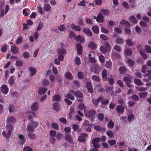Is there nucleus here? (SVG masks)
<instances>
[{
	"label": "nucleus",
	"instance_id": "58836bf2",
	"mask_svg": "<svg viewBox=\"0 0 151 151\" xmlns=\"http://www.w3.org/2000/svg\"><path fill=\"white\" fill-rule=\"evenodd\" d=\"M6 128L8 129V131L12 132L13 130V126L9 124H8L6 125Z\"/></svg>",
	"mask_w": 151,
	"mask_h": 151
},
{
	"label": "nucleus",
	"instance_id": "a878e982",
	"mask_svg": "<svg viewBox=\"0 0 151 151\" xmlns=\"http://www.w3.org/2000/svg\"><path fill=\"white\" fill-rule=\"evenodd\" d=\"M9 110L10 113H12L14 111L15 107L14 104H10L9 106Z\"/></svg>",
	"mask_w": 151,
	"mask_h": 151
},
{
	"label": "nucleus",
	"instance_id": "6ab92c4d",
	"mask_svg": "<svg viewBox=\"0 0 151 151\" xmlns=\"http://www.w3.org/2000/svg\"><path fill=\"white\" fill-rule=\"evenodd\" d=\"M28 136L29 138L32 140H34L36 138V134L32 132H29L28 133Z\"/></svg>",
	"mask_w": 151,
	"mask_h": 151
},
{
	"label": "nucleus",
	"instance_id": "37998d69",
	"mask_svg": "<svg viewBox=\"0 0 151 151\" xmlns=\"http://www.w3.org/2000/svg\"><path fill=\"white\" fill-rule=\"evenodd\" d=\"M58 29L61 32L64 31L66 29V28L64 24L60 25L58 27Z\"/></svg>",
	"mask_w": 151,
	"mask_h": 151
},
{
	"label": "nucleus",
	"instance_id": "423d86ee",
	"mask_svg": "<svg viewBox=\"0 0 151 151\" xmlns=\"http://www.w3.org/2000/svg\"><path fill=\"white\" fill-rule=\"evenodd\" d=\"M83 31L88 36L91 37L92 34V32L91 30L88 27H85L83 29Z\"/></svg>",
	"mask_w": 151,
	"mask_h": 151
},
{
	"label": "nucleus",
	"instance_id": "f8f14e48",
	"mask_svg": "<svg viewBox=\"0 0 151 151\" xmlns=\"http://www.w3.org/2000/svg\"><path fill=\"white\" fill-rule=\"evenodd\" d=\"M18 136L20 140L19 142V144L21 145H23L25 142V139L22 135L18 134Z\"/></svg>",
	"mask_w": 151,
	"mask_h": 151
},
{
	"label": "nucleus",
	"instance_id": "cd10ccee",
	"mask_svg": "<svg viewBox=\"0 0 151 151\" xmlns=\"http://www.w3.org/2000/svg\"><path fill=\"white\" fill-rule=\"evenodd\" d=\"M53 109L56 111H58L60 110V106L58 103H55L53 105Z\"/></svg>",
	"mask_w": 151,
	"mask_h": 151
},
{
	"label": "nucleus",
	"instance_id": "39448f33",
	"mask_svg": "<svg viewBox=\"0 0 151 151\" xmlns=\"http://www.w3.org/2000/svg\"><path fill=\"white\" fill-rule=\"evenodd\" d=\"M0 90L3 93L6 94L9 91V88L6 85L4 84L1 86Z\"/></svg>",
	"mask_w": 151,
	"mask_h": 151
},
{
	"label": "nucleus",
	"instance_id": "49530a36",
	"mask_svg": "<svg viewBox=\"0 0 151 151\" xmlns=\"http://www.w3.org/2000/svg\"><path fill=\"white\" fill-rule=\"evenodd\" d=\"M125 53L126 55L129 56L132 55V52L131 49L127 48L125 51Z\"/></svg>",
	"mask_w": 151,
	"mask_h": 151
},
{
	"label": "nucleus",
	"instance_id": "4c0bfd02",
	"mask_svg": "<svg viewBox=\"0 0 151 151\" xmlns=\"http://www.w3.org/2000/svg\"><path fill=\"white\" fill-rule=\"evenodd\" d=\"M145 52L147 53H151V47L148 45L145 46Z\"/></svg>",
	"mask_w": 151,
	"mask_h": 151
},
{
	"label": "nucleus",
	"instance_id": "412c9836",
	"mask_svg": "<svg viewBox=\"0 0 151 151\" xmlns=\"http://www.w3.org/2000/svg\"><path fill=\"white\" fill-rule=\"evenodd\" d=\"M47 88L42 87L39 89V93L40 94H44L47 91Z\"/></svg>",
	"mask_w": 151,
	"mask_h": 151
},
{
	"label": "nucleus",
	"instance_id": "c9c22d12",
	"mask_svg": "<svg viewBox=\"0 0 151 151\" xmlns=\"http://www.w3.org/2000/svg\"><path fill=\"white\" fill-rule=\"evenodd\" d=\"M135 83L138 86H141L143 84L141 81L138 79H135L134 80Z\"/></svg>",
	"mask_w": 151,
	"mask_h": 151
},
{
	"label": "nucleus",
	"instance_id": "f3484780",
	"mask_svg": "<svg viewBox=\"0 0 151 151\" xmlns=\"http://www.w3.org/2000/svg\"><path fill=\"white\" fill-rule=\"evenodd\" d=\"M102 76L103 79L105 81H106L107 80V78H106L107 76V71L105 69H104L102 72Z\"/></svg>",
	"mask_w": 151,
	"mask_h": 151
},
{
	"label": "nucleus",
	"instance_id": "6e6d98bb",
	"mask_svg": "<svg viewBox=\"0 0 151 151\" xmlns=\"http://www.w3.org/2000/svg\"><path fill=\"white\" fill-rule=\"evenodd\" d=\"M113 90V87L111 86H108L106 88V92L112 93Z\"/></svg>",
	"mask_w": 151,
	"mask_h": 151
},
{
	"label": "nucleus",
	"instance_id": "7ed1b4c3",
	"mask_svg": "<svg viewBox=\"0 0 151 151\" xmlns=\"http://www.w3.org/2000/svg\"><path fill=\"white\" fill-rule=\"evenodd\" d=\"M65 140L70 144H74L73 138L70 133H66L65 134Z\"/></svg>",
	"mask_w": 151,
	"mask_h": 151
},
{
	"label": "nucleus",
	"instance_id": "bf43d9fd",
	"mask_svg": "<svg viewBox=\"0 0 151 151\" xmlns=\"http://www.w3.org/2000/svg\"><path fill=\"white\" fill-rule=\"evenodd\" d=\"M52 128L55 129H58L59 125L57 123H53L52 124Z\"/></svg>",
	"mask_w": 151,
	"mask_h": 151
},
{
	"label": "nucleus",
	"instance_id": "3c124183",
	"mask_svg": "<svg viewBox=\"0 0 151 151\" xmlns=\"http://www.w3.org/2000/svg\"><path fill=\"white\" fill-rule=\"evenodd\" d=\"M8 82L9 84L10 85H12L14 83V79L13 76H12L10 77L8 80Z\"/></svg>",
	"mask_w": 151,
	"mask_h": 151
},
{
	"label": "nucleus",
	"instance_id": "20e7f679",
	"mask_svg": "<svg viewBox=\"0 0 151 151\" xmlns=\"http://www.w3.org/2000/svg\"><path fill=\"white\" fill-rule=\"evenodd\" d=\"M101 141V139L100 138L97 137L94 138L92 141L93 147L99 148L101 145L98 143Z\"/></svg>",
	"mask_w": 151,
	"mask_h": 151
},
{
	"label": "nucleus",
	"instance_id": "f257e3e1",
	"mask_svg": "<svg viewBox=\"0 0 151 151\" xmlns=\"http://www.w3.org/2000/svg\"><path fill=\"white\" fill-rule=\"evenodd\" d=\"M96 113V111L94 110H87L85 112V116L88 118L93 121L95 118V115Z\"/></svg>",
	"mask_w": 151,
	"mask_h": 151
},
{
	"label": "nucleus",
	"instance_id": "69168bd1",
	"mask_svg": "<svg viewBox=\"0 0 151 151\" xmlns=\"http://www.w3.org/2000/svg\"><path fill=\"white\" fill-rule=\"evenodd\" d=\"M114 48L115 50L118 52H121L122 50L121 47L117 45H115Z\"/></svg>",
	"mask_w": 151,
	"mask_h": 151
},
{
	"label": "nucleus",
	"instance_id": "f03ea898",
	"mask_svg": "<svg viewBox=\"0 0 151 151\" xmlns=\"http://www.w3.org/2000/svg\"><path fill=\"white\" fill-rule=\"evenodd\" d=\"M31 122L30 124L28 125L27 127V130L28 131L33 132L34 131L35 128L37 127L38 124L37 122H34L31 120Z\"/></svg>",
	"mask_w": 151,
	"mask_h": 151
},
{
	"label": "nucleus",
	"instance_id": "603ef678",
	"mask_svg": "<svg viewBox=\"0 0 151 151\" xmlns=\"http://www.w3.org/2000/svg\"><path fill=\"white\" fill-rule=\"evenodd\" d=\"M75 39L77 41H80L81 42H83L84 41L83 39L79 35L76 36Z\"/></svg>",
	"mask_w": 151,
	"mask_h": 151
},
{
	"label": "nucleus",
	"instance_id": "0eeeda50",
	"mask_svg": "<svg viewBox=\"0 0 151 151\" xmlns=\"http://www.w3.org/2000/svg\"><path fill=\"white\" fill-rule=\"evenodd\" d=\"M104 20V17L101 13L100 12L96 18V21L102 23Z\"/></svg>",
	"mask_w": 151,
	"mask_h": 151
},
{
	"label": "nucleus",
	"instance_id": "052dcab7",
	"mask_svg": "<svg viewBox=\"0 0 151 151\" xmlns=\"http://www.w3.org/2000/svg\"><path fill=\"white\" fill-rule=\"evenodd\" d=\"M89 45L92 50H95L96 47V44L95 43L93 42L91 43Z\"/></svg>",
	"mask_w": 151,
	"mask_h": 151
},
{
	"label": "nucleus",
	"instance_id": "de8ad7c7",
	"mask_svg": "<svg viewBox=\"0 0 151 151\" xmlns=\"http://www.w3.org/2000/svg\"><path fill=\"white\" fill-rule=\"evenodd\" d=\"M127 62L129 66L132 67L133 66L135 63L131 59H129L128 60Z\"/></svg>",
	"mask_w": 151,
	"mask_h": 151
},
{
	"label": "nucleus",
	"instance_id": "338daca9",
	"mask_svg": "<svg viewBox=\"0 0 151 151\" xmlns=\"http://www.w3.org/2000/svg\"><path fill=\"white\" fill-rule=\"evenodd\" d=\"M78 76L79 78L82 79L84 78L83 73L82 72H78Z\"/></svg>",
	"mask_w": 151,
	"mask_h": 151
},
{
	"label": "nucleus",
	"instance_id": "a211bd4d",
	"mask_svg": "<svg viewBox=\"0 0 151 151\" xmlns=\"http://www.w3.org/2000/svg\"><path fill=\"white\" fill-rule=\"evenodd\" d=\"M92 30L94 33L96 34H98L99 32V29L97 25L93 26L92 27Z\"/></svg>",
	"mask_w": 151,
	"mask_h": 151
},
{
	"label": "nucleus",
	"instance_id": "a18cd8bd",
	"mask_svg": "<svg viewBox=\"0 0 151 151\" xmlns=\"http://www.w3.org/2000/svg\"><path fill=\"white\" fill-rule=\"evenodd\" d=\"M100 51L103 53H106L107 50V49L105 47V46L101 45L100 47Z\"/></svg>",
	"mask_w": 151,
	"mask_h": 151
},
{
	"label": "nucleus",
	"instance_id": "774afa93",
	"mask_svg": "<svg viewBox=\"0 0 151 151\" xmlns=\"http://www.w3.org/2000/svg\"><path fill=\"white\" fill-rule=\"evenodd\" d=\"M23 150V151H33L32 149L29 146H25Z\"/></svg>",
	"mask_w": 151,
	"mask_h": 151
},
{
	"label": "nucleus",
	"instance_id": "2f4dec72",
	"mask_svg": "<svg viewBox=\"0 0 151 151\" xmlns=\"http://www.w3.org/2000/svg\"><path fill=\"white\" fill-rule=\"evenodd\" d=\"M91 78L93 80L96 82H100L101 80L99 76L95 75L93 76Z\"/></svg>",
	"mask_w": 151,
	"mask_h": 151
},
{
	"label": "nucleus",
	"instance_id": "4468645a",
	"mask_svg": "<svg viewBox=\"0 0 151 151\" xmlns=\"http://www.w3.org/2000/svg\"><path fill=\"white\" fill-rule=\"evenodd\" d=\"M120 24L122 26H125L127 28L130 26L129 23L128 21L124 19H122L120 21Z\"/></svg>",
	"mask_w": 151,
	"mask_h": 151
},
{
	"label": "nucleus",
	"instance_id": "e433bc0d",
	"mask_svg": "<svg viewBox=\"0 0 151 151\" xmlns=\"http://www.w3.org/2000/svg\"><path fill=\"white\" fill-rule=\"evenodd\" d=\"M75 64L78 65H79L81 63V59L78 56L76 57L75 60Z\"/></svg>",
	"mask_w": 151,
	"mask_h": 151
},
{
	"label": "nucleus",
	"instance_id": "bb28decb",
	"mask_svg": "<svg viewBox=\"0 0 151 151\" xmlns=\"http://www.w3.org/2000/svg\"><path fill=\"white\" fill-rule=\"evenodd\" d=\"M97 118L99 121L102 122L104 120V115L102 113H99L98 114Z\"/></svg>",
	"mask_w": 151,
	"mask_h": 151
},
{
	"label": "nucleus",
	"instance_id": "0e129e2a",
	"mask_svg": "<svg viewBox=\"0 0 151 151\" xmlns=\"http://www.w3.org/2000/svg\"><path fill=\"white\" fill-rule=\"evenodd\" d=\"M100 38L102 40H108V37L106 35L104 34H101L100 36Z\"/></svg>",
	"mask_w": 151,
	"mask_h": 151
},
{
	"label": "nucleus",
	"instance_id": "864d4df0",
	"mask_svg": "<svg viewBox=\"0 0 151 151\" xmlns=\"http://www.w3.org/2000/svg\"><path fill=\"white\" fill-rule=\"evenodd\" d=\"M134 116L132 114H130L128 116L127 119L128 121L130 122L133 120V119L134 118Z\"/></svg>",
	"mask_w": 151,
	"mask_h": 151
},
{
	"label": "nucleus",
	"instance_id": "6e6552de",
	"mask_svg": "<svg viewBox=\"0 0 151 151\" xmlns=\"http://www.w3.org/2000/svg\"><path fill=\"white\" fill-rule=\"evenodd\" d=\"M76 48L77 49V53L79 55L82 53L83 46L80 43L77 44L76 45Z\"/></svg>",
	"mask_w": 151,
	"mask_h": 151
},
{
	"label": "nucleus",
	"instance_id": "393cba45",
	"mask_svg": "<svg viewBox=\"0 0 151 151\" xmlns=\"http://www.w3.org/2000/svg\"><path fill=\"white\" fill-rule=\"evenodd\" d=\"M101 12L102 14L106 16L108 15L110 13L109 11L107 9H101Z\"/></svg>",
	"mask_w": 151,
	"mask_h": 151
},
{
	"label": "nucleus",
	"instance_id": "473e14b6",
	"mask_svg": "<svg viewBox=\"0 0 151 151\" xmlns=\"http://www.w3.org/2000/svg\"><path fill=\"white\" fill-rule=\"evenodd\" d=\"M101 103L103 105H106L109 103V101L108 99H103L101 100Z\"/></svg>",
	"mask_w": 151,
	"mask_h": 151
},
{
	"label": "nucleus",
	"instance_id": "e2e57ef3",
	"mask_svg": "<svg viewBox=\"0 0 151 151\" xmlns=\"http://www.w3.org/2000/svg\"><path fill=\"white\" fill-rule=\"evenodd\" d=\"M127 44L129 46H132L134 45V43L132 40L131 39H128L126 41Z\"/></svg>",
	"mask_w": 151,
	"mask_h": 151
},
{
	"label": "nucleus",
	"instance_id": "79ce46f5",
	"mask_svg": "<svg viewBox=\"0 0 151 151\" xmlns=\"http://www.w3.org/2000/svg\"><path fill=\"white\" fill-rule=\"evenodd\" d=\"M119 71L120 73L121 74H123L126 72V69L124 67H120L119 69Z\"/></svg>",
	"mask_w": 151,
	"mask_h": 151
},
{
	"label": "nucleus",
	"instance_id": "72a5a7b5",
	"mask_svg": "<svg viewBox=\"0 0 151 151\" xmlns=\"http://www.w3.org/2000/svg\"><path fill=\"white\" fill-rule=\"evenodd\" d=\"M116 42L117 44L122 45L124 43V40L122 38H118L116 40Z\"/></svg>",
	"mask_w": 151,
	"mask_h": 151
},
{
	"label": "nucleus",
	"instance_id": "5701e85b",
	"mask_svg": "<svg viewBox=\"0 0 151 151\" xmlns=\"http://www.w3.org/2000/svg\"><path fill=\"white\" fill-rule=\"evenodd\" d=\"M60 96L58 94L55 95L52 98V100L59 102L60 101Z\"/></svg>",
	"mask_w": 151,
	"mask_h": 151
},
{
	"label": "nucleus",
	"instance_id": "4be33fe9",
	"mask_svg": "<svg viewBox=\"0 0 151 151\" xmlns=\"http://www.w3.org/2000/svg\"><path fill=\"white\" fill-rule=\"evenodd\" d=\"M15 119L13 117H8L7 118V122L8 124L12 123L15 121Z\"/></svg>",
	"mask_w": 151,
	"mask_h": 151
},
{
	"label": "nucleus",
	"instance_id": "9b49d317",
	"mask_svg": "<svg viewBox=\"0 0 151 151\" xmlns=\"http://www.w3.org/2000/svg\"><path fill=\"white\" fill-rule=\"evenodd\" d=\"M12 133V132L9 131H8L7 132L6 131H3L2 134L3 136L6 138V139H7L9 138L11 136Z\"/></svg>",
	"mask_w": 151,
	"mask_h": 151
},
{
	"label": "nucleus",
	"instance_id": "aec40b11",
	"mask_svg": "<svg viewBox=\"0 0 151 151\" xmlns=\"http://www.w3.org/2000/svg\"><path fill=\"white\" fill-rule=\"evenodd\" d=\"M65 77L67 79L72 80L73 79V76L72 75L70 72H67L65 73Z\"/></svg>",
	"mask_w": 151,
	"mask_h": 151
},
{
	"label": "nucleus",
	"instance_id": "9d476101",
	"mask_svg": "<svg viewBox=\"0 0 151 151\" xmlns=\"http://www.w3.org/2000/svg\"><path fill=\"white\" fill-rule=\"evenodd\" d=\"M92 86V85L91 82H88L86 85V87L87 89V91L90 93H92L93 91Z\"/></svg>",
	"mask_w": 151,
	"mask_h": 151
},
{
	"label": "nucleus",
	"instance_id": "b1692460",
	"mask_svg": "<svg viewBox=\"0 0 151 151\" xmlns=\"http://www.w3.org/2000/svg\"><path fill=\"white\" fill-rule=\"evenodd\" d=\"M129 19L131 22L134 24H136L137 20L134 16H131L129 18Z\"/></svg>",
	"mask_w": 151,
	"mask_h": 151
},
{
	"label": "nucleus",
	"instance_id": "ea45409f",
	"mask_svg": "<svg viewBox=\"0 0 151 151\" xmlns=\"http://www.w3.org/2000/svg\"><path fill=\"white\" fill-rule=\"evenodd\" d=\"M51 8V6L49 4H45L44 9L45 11L48 12L50 10Z\"/></svg>",
	"mask_w": 151,
	"mask_h": 151
},
{
	"label": "nucleus",
	"instance_id": "4d7b16f0",
	"mask_svg": "<svg viewBox=\"0 0 151 151\" xmlns=\"http://www.w3.org/2000/svg\"><path fill=\"white\" fill-rule=\"evenodd\" d=\"M107 126L109 128H113L114 126V124L112 120L109 122L107 124Z\"/></svg>",
	"mask_w": 151,
	"mask_h": 151
},
{
	"label": "nucleus",
	"instance_id": "ddd939ff",
	"mask_svg": "<svg viewBox=\"0 0 151 151\" xmlns=\"http://www.w3.org/2000/svg\"><path fill=\"white\" fill-rule=\"evenodd\" d=\"M103 99V97L102 96L99 97L97 99H92V104L94 105H97L99 103L101 100Z\"/></svg>",
	"mask_w": 151,
	"mask_h": 151
},
{
	"label": "nucleus",
	"instance_id": "680f3d73",
	"mask_svg": "<svg viewBox=\"0 0 151 151\" xmlns=\"http://www.w3.org/2000/svg\"><path fill=\"white\" fill-rule=\"evenodd\" d=\"M23 37L22 36H21L18 38L16 42V43L17 44H19L22 42V41Z\"/></svg>",
	"mask_w": 151,
	"mask_h": 151
},
{
	"label": "nucleus",
	"instance_id": "c03bdc74",
	"mask_svg": "<svg viewBox=\"0 0 151 151\" xmlns=\"http://www.w3.org/2000/svg\"><path fill=\"white\" fill-rule=\"evenodd\" d=\"M107 134L109 137L114 138V133L111 130H108L106 132Z\"/></svg>",
	"mask_w": 151,
	"mask_h": 151
},
{
	"label": "nucleus",
	"instance_id": "7c9ffc66",
	"mask_svg": "<svg viewBox=\"0 0 151 151\" xmlns=\"http://www.w3.org/2000/svg\"><path fill=\"white\" fill-rule=\"evenodd\" d=\"M65 97L72 101H74L75 100L74 96L70 93H68L67 95H65Z\"/></svg>",
	"mask_w": 151,
	"mask_h": 151
},
{
	"label": "nucleus",
	"instance_id": "13d9d810",
	"mask_svg": "<svg viewBox=\"0 0 151 151\" xmlns=\"http://www.w3.org/2000/svg\"><path fill=\"white\" fill-rule=\"evenodd\" d=\"M43 25V23L42 22H40L38 25L37 27L36 31H38V30H40L42 29V27Z\"/></svg>",
	"mask_w": 151,
	"mask_h": 151
},
{
	"label": "nucleus",
	"instance_id": "5fc2aeb1",
	"mask_svg": "<svg viewBox=\"0 0 151 151\" xmlns=\"http://www.w3.org/2000/svg\"><path fill=\"white\" fill-rule=\"evenodd\" d=\"M50 134L51 137H55L56 134V132L55 130H51L50 131Z\"/></svg>",
	"mask_w": 151,
	"mask_h": 151
},
{
	"label": "nucleus",
	"instance_id": "1a4fd4ad",
	"mask_svg": "<svg viewBox=\"0 0 151 151\" xmlns=\"http://www.w3.org/2000/svg\"><path fill=\"white\" fill-rule=\"evenodd\" d=\"M39 106L37 102H35L32 104L31 106V109L32 111H35L37 110Z\"/></svg>",
	"mask_w": 151,
	"mask_h": 151
},
{
	"label": "nucleus",
	"instance_id": "c756f323",
	"mask_svg": "<svg viewBox=\"0 0 151 151\" xmlns=\"http://www.w3.org/2000/svg\"><path fill=\"white\" fill-rule=\"evenodd\" d=\"M147 95V93L146 91H144L139 93V95L141 98H144L146 97Z\"/></svg>",
	"mask_w": 151,
	"mask_h": 151
},
{
	"label": "nucleus",
	"instance_id": "dca6fc26",
	"mask_svg": "<svg viewBox=\"0 0 151 151\" xmlns=\"http://www.w3.org/2000/svg\"><path fill=\"white\" fill-rule=\"evenodd\" d=\"M28 70L31 73V76H32L34 75L37 72L35 68L33 67H29Z\"/></svg>",
	"mask_w": 151,
	"mask_h": 151
},
{
	"label": "nucleus",
	"instance_id": "8fccbe9b",
	"mask_svg": "<svg viewBox=\"0 0 151 151\" xmlns=\"http://www.w3.org/2000/svg\"><path fill=\"white\" fill-rule=\"evenodd\" d=\"M23 57L24 58H27L29 57L30 55L29 53L28 52H24L23 53Z\"/></svg>",
	"mask_w": 151,
	"mask_h": 151
},
{
	"label": "nucleus",
	"instance_id": "c85d7f7f",
	"mask_svg": "<svg viewBox=\"0 0 151 151\" xmlns=\"http://www.w3.org/2000/svg\"><path fill=\"white\" fill-rule=\"evenodd\" d=\"M66 52V50L63 48L60 47L58 50V54L64 55Z\"/></svg>",
	"mask_w": 151,
	"mask_h": 151
},
{
	"label": "nucleus",
	"instance_id": "09e8293b",
	"mask_svg": "<svg viewBox=\"0 0 151 151\" xmlns=\"http://www.w3.org/2000/svg\"><path fill=\"white\" fill-rule=\"evenodd\" d=\"M139 53L144 59L145 60L147 58V54L144 53L142 51H140Z\"/></svg>",
	"mask_w": 151,
	"mask_h": 151
},
{
	"label": "nucleus",
	"instance_id": "a19ab883",
	"mask_svg": "<svg viewBox=\"0 0 151 151\" xmlns=\"http://www.w3.org/2000/svg\"><path fill=\"white\" fill-rule=\"evenodd\" d=\"M11 49L12 52L14 53H16L18 52V48L15 45L12 46Z\"/></svg>",
	"mask_w": 151,
	"mask_h": 151
},
{
	"label": "nucleus",
	"instance_id": "2eb2a0df",
	"mask_svg": "<svg viewBox=\"0 0 151 151\" xmlns=\"http://www.w3.org/2000/svg\"><path fill=\"white\" fill-rule=\"evenodd\" d=\"M116 110L118 113H122L124 112V108L123 106L119 105L116 107Z\"/></svg>",
	"mask_w": 151,
	"mask_h": 151
},
{
	"label": "nucleus",
	"instance_id": "f704fd0d",
	"mask_svg": "<svg viewBox=\"0 0 151 151\" xmlns=\"http://www.w3.org/2000/svg\"><path fill=\"white\" fill-rule=\"evenodd\" d=\"M131 98L134 101H139V98L138 97V96L136 94H133L132 96L131 97Z\"/></svg>",
	"mask_w": 151,
	"mask_h": 151
}]
</instances>
